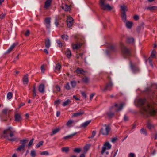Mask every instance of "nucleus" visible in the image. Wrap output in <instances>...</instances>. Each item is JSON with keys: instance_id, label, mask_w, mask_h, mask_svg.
<instances>
[{"instance_id": "6e6552de", "label": "nucleus", "mask_w": 157, "mask_h": 157, "mask_svg": "<svg viewBox=\"0 0 157 157\" xmlns=\"http://www.w3.org/2000/svg\"><path fill=\"white\" fill-rule=\"evenodd\" d=\"M82 45V44L80 42H78L76 44L73 43L72 44V46L74 49H78L81 47Z\"/></svg>"}, {"instance_id": "f257e3e1", "label": "nucleus", "mask_w": 157, "mask_h": 157, "mask_svg": "<svg viewBox=\"0 0 157 157\" xmlns=\"http://www.w3.org/2000/svg\"><path fill=\"white\" fill-rule=\"evenodd\" d=\"M157 108V104L152 103L148 104L146 107H143L141 109V112L144 116L149 117L154 115L156 113L155 109Z\"/></svg>"}, {"instance_id": "6e6d98bb", "label": "nucleus", "mask_w": 157, "mask_h": 157, "mask_svg": "<svg viewBox=\"0 0 157 157\" xmlns=\"http://www.w3.org/2000/svg\"><path fill=\"white\" fill-rule=\"evenodd\" d=\"M15 132V131H10V136L11 137H12L14 136V133Z\"/></svg>"}, {"instance_id": "49530a36", "label": "nucleus", "mask_w": 157, "mask_h": 157, "mask_svg": "<svg viewBox=\"0 0 157 157\" xmlns=\"http://www.w3.org/2000/svg\"><path fill=\"white\" fill-rule=\"evenodd\" d=\"M65 88L67 90H69L71 89L69 83V82L67 83L65 86Z\"/></svg>"}, {"instance_id": "a19ab883", "label": "nucleus", "mask_w": 157, "mask_h": 157, "mask_svg": "<svg viewBox=\"0 0 157 157\" xmlns=\"http://www.w3.org/2000/svg\"><path fill=\"white\" fill-rule=\"evenodd\" d=\"M71 84L72 87L74 88L76 86V82L75 81H72L71 82Z\"/></svg>"}, {"instance_id": "a878e982", "label": "nucleus", "mask_w": 157, "mask_h": 157, "mask_svg": "<svg viewBox=\"0 0 157 157\" xmlns=\"http://www.w3.org/2000/svg\"><path fill=\"white\" fill-rule=\"evenodd\" d=\"M71 102V100L70 99H67L66 101L63 102L62 105L63 106H65L68 105Z\"/></svg>"}, {"instance_id": "f704fd0d", "label": "nucleus", "mask_w": 157, "mask_h": 157, "mask_svg": "<svg viewBox=\"0 0 157 157\" xmlns=\"http://www.w3.org/2000/svg\"><path fill=\"white\" fill-rule=\"evenodd\" d=\"M82 81L85 83H88L89 82V79L87 77H85L83 78Z\"/></svg>"}, {"instance_id": "a18cd8bd", "label": "nucleus", "mask_w": 157, "mask_h": 157, "mask_svg": "<svg viewBox=\"0 0 157 157\" xmlns=\"http://www.w3.org/2000/svg\"><path fill=\"white\" fill-rule=\"evenodd\" d=\"M43 141H41L38 143L36 145L37 148L41 146L44 143Z\"/></svg>"}, {"instance_id": "680f3d73", "label": "nucleus", "mask_w": 157, "mask_h": 157, "mask_svg": "<svg viewBox=\"0 0 157 157\" xmlns=\"http://www.w3.org/2000/svg\"><path fill=\"white\" fill-rule=\"evenodd\" d=\"M96 134V131H93L92 132V136L91 137V138H93V137H94V136Z\"/></svg>"}, {"instance_id": "4468645a", "label": "nucleus", "mask_w": 157, "mask_h": 157, "mask_svg": "<svg viewBox=\"0 0 157 157\" xmlns=\"http://www.w3.org/2000/svg\"><path fill=\"white\" fill-rule=\"evenodd\" d=\"M145 9L148 10L150 11H153L157 10V6H149L147 8H146Z\"/></svg>"}, {"instance_id": "f3484780", "label": "nucleus", "mask_w": 157, "mask_h": 157, "mask_svg": "<svg viewBox=\"0 0 157 157\" xmlns=\"http://www.w3.org/2000/svg\"><path fill=\"white\" fill-rule=\"evenodd\" d=\"M77 134L76 132H75L72 134H71L69 135L65 136L63 137V139L64 140H67L70 139H71L72 138V137L75 135Z\"/></svg>"}, {"instance_id": "6ab92c4d", "label": "nucleus", "mask_w": 157, "mask_h": 157, "mask_svg": "<svg viewBox=\"0 0 157 157\" xmlns=\"http://www.w3.org/2000/svg\"><path fill=\"white\" fill-rule=\"evenodd\" d=\"M39 91L42 93H43L44 90V85L43 84H40L39 87Z\"/></svg>"}, {"instance_id": "2f4dec72", "label": "nucleus", "mask_w": 157, "mask_h": 157, "mask_svg": "<svg viewBox=\"0 0 157 157\" xmlns=\"http://www.w3.org/2000/svg\"><path fill=\"white\" fill-rule=\"evenodd\" d=\"M60 130L59 128H58L52 131V134H51V136L57 133H58Z\"/></svg>"}, {"instance_id": "39448f33", "label": "nucleus", "mask_w": 157, "mask_h": 157, "mask_svg": "<svg viewBox=\"0 0 157 157\" xmlns=\"http://www.w3.org/2000/svg\"><path fill=\"white\" fill-rule=\"evenodd\" d=\"M110 130L109 126L106 124H104L100 132L103 135H107Z\"/></svg>"}, {"instance_id": "052dcab7", "label": "nucleus", "mask_w": 157, "mask_h": 157, "mask_svg": "<svg viewBox=\"0 0 157 157\" xmlns=\"http://www.w3.org/2000/svg\"><path fill=\"white\" fill-rule=\"evenodd\" d=\"M30 34V31L29 30H27L26 32L25 33V35L26 36H29Z\"/></svg>"}, {"instance_id": "9d476101", "label": "nucleus", "mask_w": 157, "mask_h": 157, "mask_svg": "<svg viewBox=\"0 0 157 157\" xmlns=\"http://www.w3.org/2000/svg\"><path fill=\"white\" fill-rule=\"evenodd\" d=\"M84 113V111L82 110H80L78 112L74 113L72 115V117H77L82 115Z\"/></svg>"}, {"instance_id": "de8ad7c7", "label": "nucleus", "mask_w": 157, "mask_h": 157, "mask_svg": "<svg viewBox=\"0 0 157 157\" xmlns=\"http://www.w3.org/2000/svg\"><path fill=\"white\" fill-rule=\"evenodd\" d=\"M73 121L70 120L68 121L66 124L67 126H71V125L73 123Z\"/></svg>"}, {"instance_id": "393cba45", "label": "nucleus", "mask_w": 157, "mask_h": 157, "mask_svg": "<svg viewBox=\"0 0 157 157\" xmlns=\"http://www.w3.org/2000/svg\"><path fill=\"white\" fill-rule=\"evenodd\" d=\"M25 147V144H22L18 147L17 149L16 150L17 151H23L24 150Z\"/></svg>"}, {"instance_id": "13d9d810", "label": "nucleus", "mask_w": 157, "mask_h": 157, "mask_svg": "<svg viewBox=\"0 0 157 157\" xmlns=\"http://www.w3.org/2000/svg\"><path fill=\"white\" fill-rule=\"evenodd\" d=\"M82 96L85 98H86L87 96L86 93L83 92H81V93Z\"/></svg>"}, {"instance_id": "dca6fc26", "label": "nucleus", "mask_w": 157, "mask_h": 157, "mask_svg": "<svg viewBox=\"0 0 157 157\" xmlns=\"http://www.w3.org/2000/svg\"><path fill=\"white\" fill-rule=\"evenodd\" d=\"M45 22L46 24V27L49 28L50 25V19L49 18H46L45 20Z\"/></svg>"}, {"instance_id": "4c0bfd02", "label": "nucleus", "mask_w": 157, "mask_h": 157, "mask_svg": "<svg viewBox=\"0 0 157 157\" xmlns=\"http://www.w3.org/2000/svg\"><path fill=\"white\" fill-rule=\"evenodd\" d=\"M126 41L128 43H132L134 42V39L132 38H128L127 39Z\"/></svg>"}, {"instance_id": "c9c22d12", "label": "nucleus", "mask_w": 157, "mask_h": 157, "mask_svg": "<svg viewBox=\"0 0 157 157\" xmlns=\"http://www.w3.org/2000/svg\"><path fill=\"white\" fill-rule=\"evenodd\" d=\"M61 38L65 41H67L69 38L68 36L67 35H63L61 36Z\"/></svg>"}, {"instance_id": "bf43d9fd", "label": "nucleus", "mask_w": 157, "mask_h": 157, "mask_svg": "<svg viewBox=\"0 0 157 157\" xmlns=\"http://www.w3.org/2000/svg\"><path fill=\"white\" fill-rule=\"evenodd\" d=\"M28 141V140H27V139H25L23 140H21V142L22 143V144H25L26 143V142Z\"/></svg>"}, {"instance_id": "603ef678", "label": "nucleus", "mask_w": 157, "mask_h": 157, "mask_svg": "<svg viewBox=\"0 0 157 157\" xmlns=\"http://www.w3.org/2000/svg\"><path fill=\"white\" fill-rule=\"evenodd\" d=\"M56 42L58 44V45L59 47H61L62 46V44L60 40H56Z\"/></svg>"}, {"instance_id": "20e7f679", "label": "nucleus", "mask_w": 157, "mask_h": 157, "mask_svg": "<svg viewBox=\"0 0 157 157\" xmlns=\"http://www.w3.org/2000/svg\"><path fill=\"white\" fill-rule=\"evenodd\" d=\"M111 148V145L108 142H106L104 144L102 147V149L101 152V154L103 155L105 152L106 155L109 154V152L107 151V150H109Z\"/></svg>"}, {"instance_id": "7c9ffc66", "label": "nucleus", "mask_w": 157, "mask_h": 157, "mask_svg": "<svg viewBox=\"0 0 157 157\" xmlns=\"http://www.w3.org/2000/svg\"><path fill=\"white\" fill-rule=\"evenodd\" d=\"M121 10L122 11V12L125 13V11H127V8L126 6L123 5L121 6Z\"/></svg>"}, {"instance_id": "9b49d317", "label": "nucleus", "mask_w": 157, "mask_h": 157, "mask_svg": "<svg viewBox=\"0 0 157 157\" xmlns=\"http://www.w3.org/2000/svg\"><path fill=\"white\" fill-rule=\"evenodd\" d=\"M22 80L24 85H26L28 84L29 82V80L27 75H25L24 76Z\"/></svg>"}, {"instance_id": "f8f14e48", "label": "nucleus", "mask_w": 157, "mask_h": 157, "mask_svg": "<svg viewBox=\"0 0 157 157\" xmlns=\"http://www.w3.org/2000/svg\"><path fill=\"white\" fill-rule=\"evenodd\" d=\"M130 66L132 70L133 73H135L139 71V68L136 66H133L131 63V64Z\"/></svg>"}, {"instance_id": "7ed1b4c3", "label": "nucleus", "mask_w": 157, "mask_h": 157, "mask_svg": "<svg viewBox=\"0 0 157 157\" xmlns=\"http://www.w3.org/2000/svg\"><path fill=\"white\" fill-rule=\"evenodd\" d=\"M120 46L123 55L125 57L129 56L130 55V50L125 46L124 44L122 43H121Z\"/></svg>"}, {"instance_id": "338daca9", "label": "nucleus", "mask_w": 157, "mask_h": 157, "mask_svg": "<svg viewBox=\"0 0 157 157\" xmlns=\"http://www.w3.org/2000/svg\"><path fill=\"white\" fill-rule=\"evenodd\" d=\"M16 138H13L11 139H8V140L11 141H14L16 140Z\"/></svg>"}, {"instance_id": "1a4fd4ad", "label": "nucleus", "mask_w": 157, "mask_h": 157, "mask_svg": "<svg viewBox=\"0 0 157 157\" xmlns=\"http://www.w3.org/2000/svg\"><path fill=\"white\" fill-rule=\"evenodd\" d=\"M113 84L111 82L108 83L106 86L103 89V90L106 91L107 90H110L113 86Z\"/></svg>"}, {"instance_id": "f03ea898", "label": "nucleus", "mask_w": 157, "mask_h": 157, "mask_svg": "<svg viewBox=\"0 0 157 157\" xmlns=\"http://www.w3.org/2000/svg\"><path fill=\"white\" fill-rule=\"evenodd\" d=\"M106 0H100L99 1V6L103 10H110L113 9L109 4L106 3Z\"/></svg>"}, {"instance_id": "3c124183", "label": "nucleus", "mask_w": 157, "mask_h": 157, "mask_svg": "<svg viewBox=\"0 0 157 157\" xmlns=\"http://www.w3.org/2000/svg\"><path fill=\"white\" fill-rule=\"evenodd\" d=\"M40 154L42 155H49V153L47 151H44L41 152Z\"/></svg>"}, {"instance_id": "37998d69", "label": "nucleus", "mask_w": 157, "mask_h": 157, "mask_svg": "<svg viewBox=\"0 0 157 157\" xmlns=\"http://www.w3.org/2000/svg\"><path fill=\"white\" fill-rule=\"evenodd\" d=\"M33 95L34 97H35L36 95V91L35 86L33 87Z\"/></svg>"}, {"instance_id": "2eb2a0df", "label": "nucleus", "mask_w": 157, "mask_h": 157, "mask_svg": "<svg viewBox=\"0 0 157 157\" xmlns=\"http://www.w3.org/2000/svg\"><path fill=\"white\" fill-rule=\"evenodd\" d=\"M45 46L46 48H48L50 46L51 42L49 38L45 39Z\"/></svg>"}, {"instance_id": "c85d7f7f", "label": "nucleus", "mask_w": 157, "mask_h": 157, "mask_svg": "<svg viewBox=\"0 0 157 157\" xmlns=\"http://www.w3.org/2000/svg\"><path fill=\"white\" fill-rule=\"evenodd\" d=\"M59 16H56L55 17V23L56 26L58 27L59 25V21L60 19Z\"/></svg>"}, {"instance_id": "ea45409f", "label": "nucleus", "mask_w": 157, "mask_h": 157, "mask_svg": "<svg viewBox=\"0 0 157 157\" xmlns=\"http://www.w3.org/2000/svg\"><path fill=\"white\" fill-rule=\"evenodd\" d=\"M126 26L128 28H131L132 25V23L130 22H126Z\"/></svg>"}, {"instance_id": "ddd939ff", "label": "nucleus", "mask_w": 157, "mask_h": 157, "mask_svg": "<svg viewBox=\"0 0 157 157\" xmlns=\"http://www.w3.org/2000/svg\"><path fill=\"white\" fill-rule=\"evenodd\" d=\"M17 45V43H14L7 50L6 53H9L10 52L14 47Z\"/></svg>"}, {"instance_id": "72a5a7b5", "label": "nucleus", "mask_w": 157, "mask_h": 157, "mask_svg": "<svg viewBox=\"0 0 157 157\" xmlns=\"http://www.w3.org/2000/svg\"><path fill=\"white\" fill-rule=\"evenodd\" d=\"M147 127L149 129H151L154 128V125L152 124L150 122H148L147 123Z\"/></svg>"}, {"instance_id": "aec40b11", "label": "nucleus", "mask_w": 157, "mask_h": 157, "mask_svg": "<svg viewBox=\"0 0 157 157\" xmlns=\"http://www.w3.org/2000/svg\"><path fill=\"white\" fill-rule=\"evenodd\" d=\"M21 119V117L20 115L17 113L15 115V120L17 122H19Z\"/></svg>"}, {"instance_id": "09e8293b", "label": "nucleus", "mask_w": 157, "mask_h": 157, "mask_svg": "<svg viewBox=\"0 0 157 157\" xmlns=\"http://www.w3.org/2000/svg\"><path fill=\"white\" fill-rule=\"evenodd\" d=\"M8 133V130L7 129L6 130H4L3 131V134L5 135L4 136V137H8V136L7 135Z\"/></svg>"}, {"instance_id": "473e14b6", "label": "nucleus", "mask_w": 157, "mask_h": 157, "mask_svg": "<svg viewBox=\"0 0 157 157\" xmlns=\"http://www.w3.org/2000/svg\"><path fill=\"white\" fill-rule=\"evenodd\" d=\"M63 9H64V10L66 11H69L70 9V6L67 5H65L64 6L62 7Z\"/></svg>"}, {"instance_id": "e433bc0d", "label": "nucleus", "mask_w": 157, "mask_h": 157, "mask_svg": "<svg viewBox=\"0 0 157 157\" xmlns=\"http://www.w3.org/2000/svg\"><path fill=\"white\" fill-rule=\"evenodd\" d=\"M140 132L141 134H143L145 136L147 135V133L146 130L144 128L141 129Z\"/></svg>"}, {"instance_id": "c756f323", "label": "nucleus", "mask_w": 157, "mask_h": 157, "mask_svg": "<svg viewBox=\"0 0 157 157\" xmlns=\"http://www.w3.org/2000/svg\"><path fill=\"white\" fill-rule=\"evenodd\" d=\"M122 19L123 21L124 22H126V16L125 13L122 12Z\"/></svg>"}, {"instance_id": "4be33fe9", "label": "nucleus", "mask_w": 157, "mask_h": 157, "mask_svg": "<svg viewBox=\"0 0 157 157\" xmlns=\"http://www.w3.org/2000/svg\"><path fill=\"white\" fill-rule=\"evenodd\" d=\"M91 121V120H89L86 121L81 125V127L85 128L89 124Z\"/></svg>"}, {"instance_id": "412c9836", "label": "nucleus", "mask_w": 157, "mask_h": 157, "mask_svg": "<svg viewBox=\"0 0 157 157\" xmlns=\"http://www.w3.org/2000/svg\"><path fill=\"white\" fill-rule=\"evenodd\" d=\"M76 72L78 74H82L84 75L85 74V73L86 72V71L83 70V69L81 70L79 68H78L76 70Z\"/></svg>"}, {"instance_id": "a211bd4d", "label": "nucleus", "mask_w": 157, "mask_h": 157, "mask_svg": "<svg viewBox=\"0 0 157 157\" xmlns=\"http://www.w3.org/2000/svg\"><path fill=\"white\" fill-rule=\"evenodd\" d=\"M61 66L59 63H57L56 64L55 68V71L56 72L58 73L59 72L61 69Z\"/></svg>"}, {"instance_id": "c03bdc74", "label": "nucleus", "mask_w": 157, "mask_h": 157, "mask_svg": "<svg viewBox=\"0 0 157 157\" xmlns=\"http://www.w3.org/2000/svg\"><path fill=\"white\" fill-rule=\"evenodd\" d=\"M69 151V148L68 147H64L62 148V151L63 152H67Z\"/></svg>"}, {"instance_id": "423d86ee", "label": "nucleus", "mask_w": 157, "mask_h": 157, "mask_svg": "<svg viewBox=\"0 0 157 157\" xmlns=\"http://www.w3.org/2000/svg\"><path fill=\"white\" fill-rule=\"evenodd\" d=\"M155 50L152 51L151 54V57H149L148 59V60L149 61V63L150 64V65L151 66V67H153V66L152 63V59H151V58L155 57Z\"/></svg>"}, {"instance_id": "864d4df0", "label": "nucleus", "mask_w": 157, "mask_h": 157, "mask_svg": "<svg viewBox=\"0 0 157 157\" xmlns=\"http://www.w3.org/2000/svg\"><path fill=\"white\" fill-rule=\"evenodd\" d=\"M8 110V109H7L5 108L2 111V113L3 114L5 115H6Z\"/></svg>"}, {"instance_id": "69168bd1", "label": "nucleus", "mask_w": 157, "mask_h": 157, "mask_svg": "<svg viewBox=\"0 0 157 157\" xmlns=\"http://www.w3.org/2000/svg\"><path fill=\"white\" fill-rule=\"evenodd\" d=\"M124 121H126L128 120V117L126 115H124Z\"/></svg>"}, {"instance_id": "5fc2aeb1", "label": "nucleus", "mask_w": 157, "mask_h": 157, "mask_svg": "<svg viewBox=\"0 0 157 157\" xmlns=\"http://www.w3.org/2000/svg\"><path fill=\"white\" fill-rule=\"evenodd\" d=\"M34 140V138H32L29 141L28 144V146L29 147H30L33 144V141Z\"/></svg>"}, {"instance_id": "58836bf2", "label": "nucleus", "mask_w": 157, "mask_h": 157, "mask_svg": "<svg viewBox=\"0 0 157 157\" xmlns=\"http://www.w3.org/2000/svg\"><path fill=\"white\" fill-rule=\"evenodd\" d=\"M12 97V94L11 92H9L7 94V98L9 100L11 99Z\"/></svg>"}, {"instance_id": "5701e85b", "label": "nucleus", "mask_w": 157, "mask_h": 157, "mask_svg": "<svg viewBox=\"0 0 157 157\" xmlns=\"http://www.w3.org/2000/svg\"><path fill=\"white\" fill-rule=\"evenodd\" d=\"M65 54L68 58H69L71 57V52L69 49L68 48L67 49L65 52Z\"/></svg>"}, {"instance_id": "8fccbe9b", "label": "nucleus", "mask_w": 157, "mask_h": 157, "mask_svg": "<svg viewBox=\"0 0 157 157\" xmlns=\"http://www.w3.org/2000/svg\"><path fill=\"white\" fill-rule=\"evenodd\" d=\"M81 151V149L78 148H76L74 149V151L76 153H79Z\"/></svg>"}, {"instance_id": "b1692460", "label": "nucleus", "mask_w": 157, "mask_h": 157, "mask_svg": "<svg viewBox=\"0 0 157 157\" xmlns=\"http://www.w3.org/2000/svg\"><path fill=\"white\" fill-rule=\"evenodd\" d=\"M123 105H124L123 104H121L118 107V105L117 104H116L115 105V107L117 108V109H116V111H118L121 110L122 109Z\"/></svg>"}, {"instance_id": "cd10ccee", "label": "nucleus", "mask_w": 157, "mask_h": 157, "mask_svg": "<svg viewBox=\"0 0 157 157\" xmlns=\"http://www.w3.org/2000/svg\"><path fill=\"white\" fill-rule=\"evenodd\" d=\"M51 3V0H47L45 2L44 7L47 9L50 6Z\"/></svg>"}, {"instance_id": "bb28decb", "label": "nucleus", "mask_w": 157, "mask_h": 157, "mask_svg": "<svg viewBox=\"0 0 157 157\" xmlns=\"http://www.w3.org/2000/svg\"><path fill=\"white\" fill-rule=\"evenodd\" d=\"M146 100L145 99H140L138 100V103L139 104L143 105L146 102Z\"/></svg>"}, {"instance_id": "0e129e2a", "label": "nucleus", "mask_w": 157, "mask_h": 157, "mask_svg": "<svg viewBox=\"0 0 157 157\" xmlns=\"http://www.w3.org/2000/svg\"><path fill=\"white\" fill-rule=\"evenodd\" d=\"M133 18L134 20H137L139 18V16L137 15H135L134 16Z\"/></svg>"}, {"instance_id": "e2e57ef3", "label": "nucleus", "mask_w": 157, "mask_h": 157, "mask_svg": "<svg viewBox=\"0 0 157 157\" xmlns=\"http://www.w3.org/2000/svg\"><path fill=\"white\" fill-rule=\"evenodd\" d=\"M41 72L44 73V65H42L41 66Z\"/></svg>"}, {"instance_id": "774afa93", "label": "nucleus", "mask_w": 157, "mask_h": 157, "mask_svg": "<svg viewBox=\"0 0 157 157\" xmlns=\"http://www.w3.org/2000/svg\"><path fill=\"white\" fill-rule=\"evenodd\" d=\"M115 48V47L113 45H111L109 48V49L110 50L113 51V50Z\"/></svg>"}, {"instance_id": "79ce46f5", "label": "nucleus", "mask_w": 157, "mask_h": 157, "mask_svg": "<svg viewBox=\"0 0 157 157\" xmlns=\"http://www.w3.org/2000/svg\"><path fill=\"white\" fill-rule=\"evenodd\" d=\"M30 155L32 157H35L36 155V153L35 150H32L30 153Z\"/></svg>"}, {"instance_id": "4d7b16f0", "label": "nucleus", "mask_w": 157, "mask_h": 157, "mask_svg": "<svg viewBox=\"0 0 157 157\" xmlns=\"http://www.w3.org/2000/svg\"><path fill=\"white\" fill-rule=\"evenodd\" d=\"M128 157H135V154L133 153H130L128 155Z\"/></svg>"}, {"instance_id": "0eeeda50", "label": "nucleus", "mask_w": 157, "mask_h": 157, "mask_svg": "<svg viewBox=\"0 0 157 157\" xmlns=\"http://www.w3.org/2000/svg\"><path fill=\"white\" fill-rule=\"evenodd\" d=\"M73 22V18L70 17H68L67 19V24L68 27H70L72 25Z\"/></svg>"}]
</instances>
